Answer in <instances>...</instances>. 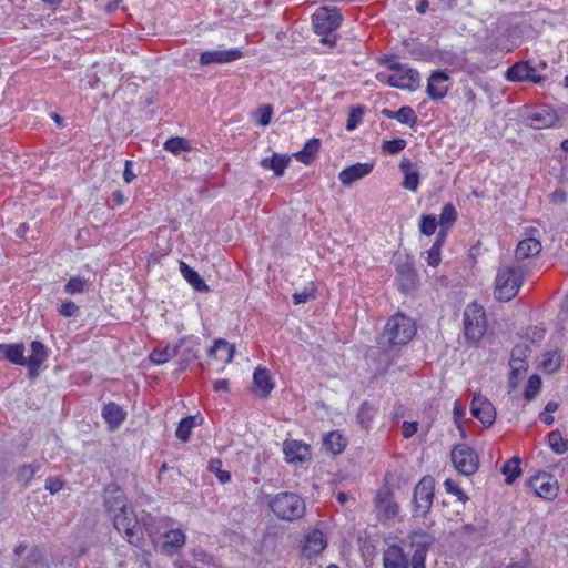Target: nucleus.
Here are the masks:
<instances>
[{
    "instance_id": "nucleus-22",
    "label": "nucleus",
    "mask_w": 568,
    "mask_h": 568,
    "mask_svg": "<svg viewBox=\"0 0 568 568\" xmlns=\"http://www.w3.org/2000/svg\"><path fill=\"white\" fill-rule=\"evenodd\" d=\"M187 342L186 337H183L179 341V343L171 345L166 344L164 346L155 347L150 354V361L155 365H162L169 362L171 358L179 355L180 349Z\"/></svg>"
},
{
    "instance_id": "nucleus-28",
    "label": "nucleus",
    "mask_w": 568,
    "mask_h": 568,
    "mask_svg": "<svg viewBox=\"0 0 568 568\" xmlns=\"http://www.w3.org/2000/svg\"><path fill=\"white\" fill-rule=\"evenodd\" d=\"M47 357L48 354L44 345L39 341H33L31 343V355L26 358V366L28 367L30 374L37 373Z\"/></svg>"
},
{
    "instance_id": "nucleus-7",
    "label": "nucleus",
    "mask_w": 568,
    "mask_h": 568,
    "mask_svg": "<svg viewBox=\"0 0 568 568\" xmlns=\"http://www.w3.org/2000/svg\"><path fill=\"white\" fill-rule=\"evenodd\" d=\"M416 334V325L414 321L402 314L397 313L392 316L384 329V335L390 345L402 346L407 344Z\"/></svg>"
},
{
    "instance_id": "nucleus-18",
    "label": "nucleus",
    "mask_w": 568,
    "mask_h": 568,
    "mask_svg": "<svg viewBox=\"0 0 568 568\" xmlns=\"http://www.w3.org/2000/svg\"><path fill=\"white\" fill-rule=\"evenodd\" d=\"M242 55V51L236 48L229 50H210L201 53L199 62L201 65H210L214 63L224 64L236 61L241 59Z\"/></svg>"
},
{
    "instance_id": "nucleus-17",
    "label": "nucleus",
    "mask_w": 568,
    "mask_h": 568,
    "mask_svg": "<svg viewBox=\"0 0 568 568\" xmlns=\"http://www.w3.org/2000/svg\"><path fill=\"white\" fill-rule=\"evenodd\" d=\"M285 460L290 464L306 462L311 458V447L297 439H286L283 443Z\"/></svg>"
},
{
    "instance_id": "nucleus-34",
    "label": "nucleus",
    "mask_w": 568,
    "mask_h": 568,
    "mask_svg": "<svg viewBox=\"0 0 568 568\" xmlns=\"http://www.w3.org/2000/svg\"><path fill=\"white\" fill-rule=\"evenodd\" d=\"M446 241V231L439 230L434 244L426 253V262L429 266L436 267L442 261V248Z\"/></svg>"
},
{
    "instance_id": "nucleus-63",
    "label": "nucleus",
    "mask_w": 568,
    "mask_h": 568,
    "mask_svg": "<svg viewBox=\"0 0 568 568\" xmlns=\"http://www.w3.org/2000/svg\"><path fill=\"white\" fill-rule=\"evenodd\" d=\"M111 199H112V202L118 205V206H121L124 204L125 202V196L123 195V193L121 191H114L112 192L111 194Z\"/></svg>"
},
{
    "instance_id": "nucleus-37",
    "label": "nucleus",
    "mask_w": 568,
    "mask_h": 568,
    "mask_svg": "<svg viewBox=\"0 0 568 568\" xmlns=\"http://www.w3.org/2000/svg\"><path fill=\"white\" fill-rule=\"evenodd\" d=\"M323 445L327 452L338 455L345 449L346 440L341 433L333 430L324 436Z\"/></svg>"
},
{
    "instance_id": "nucleus-20",
    "label": "nucleus",
    "mask_w": 568,
    "mask_h": 568,
    "mask_svg": "<svg viewBox=\"0 0 568 568\" xmlns=\"http://www.w3.org/2000/svg\"><path fill=\"white\" fill-rule=\"evenodd\" d=\"M326 546L327 539L324 532L320 529H314L305 536L304 544L302 546V554L303 556L311 558L320 555Z\"/></svg>"
},
{
    "instance_id": "nucleus-56",
    "label": "nucleus",
    "mask_w": 568,
    "mask_h": 568,
    "mask_svg": "<svg viewBox=\"0 0 568 568\" xmlns=\"http://www.w3.org/2000/svg\"><path fill=\"white\" fill-rule=\"evenodd\" d=\"M531 120L535 121L536 128L550 126L554 123V118L550 114L544 116L541 112H535Z\"/></svg>"
},
{
    "instance_id": "nucleus-43",
    "label": "nucleus",
    "mask_w": 568,
    "mask_h": 568,
    "mask_svg": "<svg viewBox=\"0 0 568 568\" xmlns=\"http://www.w3.org/2000/svg\"><path fill=\"white\" fill-rule=\"evenodd\" d=\"M548 442L550 448L556 454H564L568 450V439L564 438L557 430H554L549 434Z\"/></svg>"
},
{
    "instance_id": "nucleus-29",
    "label": "nucleus",
    "mask_w": 568,
    "mask_h": 568,
    "mask_svg": "<svg viewBox=\"0 0 568 568\" xmlns=\"http://www.w3.org/2000/svg\"><path fill=\"white\" fill-rule=\"evenodd\" d=\"M398 281L402 291L409 292L417 285V274L408 262L397 266Z\"/></svg>"
},
{
    "instance_id": "nucleus-1",
    "label": "nucleus",
    "mask_w": 568,
    "mask_h": 568,
    "mask_svg": "<svg viewBox=\"0 0 568 568\" xmlns=\"http://www.w3.org/2000/svg\"><path fill=\"white\" fill-rule=\"evenodd\" d=\"M103 499L105 510L118 532L130 544L138 545L142 539V530L124 491L116 485H109Z\"/></svg>"
},
{
    "instance_id": "nucleus-64",
    "label": "nucleus",
    "mask_w": 568,
    "mask_h": 568,
    "mask_svg": "<svg viewBox=\"0 0 568 568\" xmlns=\"http://www.w3.org/2000/svg\"><path fill=\"white\" fill-rule=\"evenodd\" d=\"M539 420L541 423H544L545 425L547 426H551L555 422V418L552 416V414H549V413H546V412H541L539 414Z\"/></svg>"
},
{
    "instance_id": "nucleus-27",
    "label": "nucleus",
    "mask_w": 568,
    "mask_h": 568,
    "mask_svg": "<svg viewBox=\"0 0 568 568\" xmlns=\"http://www.w3.org/2000/svg\"><path fill=\"white\" fill-rule=\"evenodd\" d=\"M407 539L415 554H428V550L434 541V538L422 529L409 532Z\"/></svg>"
},
{
    "instance_id": "nucleus-61",
    "label": "nucleus",
    "mask_w": 568,
    "mask_h": 568,
    "mask_svg": "<svg viewBox=\"0 0 568 568\" xmlns=\"http://www.w3.org/2000/svg\"><path fill=\"white\" fill-rule=\"evenodd\" d=\"M132 166H133L132 161L126 160L125 165H124V171H123V180L126 183H131L135 179V174L132 170Z\"/></svg>"
},
{
    "instance_id": "nucleus-58",
    "label": "nucleus",
    "mask_w": 568,
    "mask_h": 568,
    "mask_svg": "<svg viewBox=\"0 0 568 568\" xmlns=\"http://www.w3.org/2000/svg\"><path fill=\"white\" fill-rule=\"evenodd\" d=\"M453 414H454V422H455L456 426L459 429H462V419L464 417V407L459 400L454 402Z\"/></svg>"
},
{
    "instance_id": "nucleus-53",
    "label": "nucleus",
    "mask_w": 568,
    "mask_h": 568,
    "mask_svg": "<svg viewBox=\"0 0 568 568\" xmlns=\"http://www.w3.org/2000/svg\"><path fill=\"white\" fill-rule=\"evenodd\" d=\"M363 110L361 108L353 109L348 115L346 129L353 131L356 129L358 123L362 121Z\"/></svg>"
},
{
    "instance_id": "nucleus-25",
    "label": "nucleus",
    "mask_w": 568,
    "mask_h": 568,
    "mask_svg": "<svg viewBox=\"0 0 568 568\" xmlns=\"http://www.w3.org/2000/svg\"><path fill=\"white\" fill-rule=\"evenodd\" d=\"M291 163V156L286 154L274 153L270 158H263L260 165L265 170L273 171L275 176H282Z\"/></svg>"
},
{
    "instance_id": "nucleus-54",
    "label": "nucleus",
    "mask_w": 568,
    "mask_h": 568,
    "mask_svg": "<svg viewBox=\"0 0 568 568\" xmlns=\"http://www.w3.org/2000/svg\"><path fill=\"white\" fill-rule=\"evenodd\" d=\"M78 305L72 301H64L59 308V313L64 317L74 316L78 313Z\"/></svg>"
},
{
    "instance_id": "nucleus-31",
    "label": "nucleus",
    "mask_w": 568,
    "mask_h": 568,
    "mask_svg": "<svg viewBox=\"0 0 568 568\" xmlns=\"http://www.w3.org/2000/svg\"><path fill=\"white\" fill-rule=\"evenodd\" d=\"M509 365L511 368L510 381L520 377L527 371L525 347L517 345L513 348Z\"/></svg>"
},
{
    "instance_id": "nucleus-23",
    "label": "nucleus",
    "mask_w": 568,
    "mask_h": 568,
    "mask_svg": "<svg viewBox=\"0 0 568 568\" xmlns=\"http://www.w3.org/2000/svg\"><path fill=\"white\" fill-rule=\"evenodd\" d=\"M274 388L270 372L264 367H256L253 374V392L258 397H267Z\"/></svg>"
},
{
    "instance_id": "nucleus-26",
    "label": "nucleus",
    "mask_w": 568,
    "mask_h": 568,
    "mask_svg": "<svg viewBox=\"0 0 568 568\" xmlns=\"http://www.w3.org/2000/svg\"><path fill=\"white\" fill-rule=\"evenodd\" d=\"M126 413L123 408L111 402L104 405L102 409V417L106 422L110 429L114 430L124 422Z\"/></svg>"
},
{
    "instance_id": "nucleus-52",
    "label": "nucleus",
    "mask_w": 568,
    "mask_h": 568,
    "mask_svg": "<svg viewBox=\"0 0 568 568\" xmlns=\"http://www.w3.org/2000/svg\"><path fill=\"white\" fill-rule=\"evenodd\" d=\"M272 114V108L270 105H263L256 111L257 123L262 126H266L271 122Z\"/></svg>"
},
{
    "instance_id": "nucleus-44",
    "label": "nucleus",
    "mask_w": 568,
    "mask_h": 568,
    "mask_svg": "<svg viewBox=\"0 0 568 568\" xmlns=\"http://www.w3.org/2000/svg\"><path fill=\"white\" fill-rule=\"evenodd\" d=\"M39 467L34 464H23L19 466L16 470V479L19 483L28 484L36 473L38 471Z\"/></svg>"
},
{
    "instance_id": "nucleus-39",
    "label": "nucleus",
    "mask_w": 568,
    "mask_h": 568,
    "mask_svg": "<svg viewBox=\"0 0 568 568\" xmlns=\"http://www.w3.org/2000/svg\"><path fill=\"white\" fill-rule=\"evenodd\" d=\"M520 464V458L514 456L501 467V473L506 476L507 484H513L521 475Z\"/></svg>"
},
{
    "instance_id": "nucleus-40",
    "label": "nucleus",
    "mask_w": 568,
    "mask_h": 568,
    "mask_svg": "<svg viewBox=\"0 0 568 568\" xmlns=\"http://www.w3.org/2000/svg\"><path fill=\"white\" fill-rule=\"evenodd\" d=\"M457 220V211L455 206L450 203H447L443 206L442 212L439 214V230H445L446 235L448 234V230L453 226V224Z\"/></svg>"
},
{
    "instance_id": "nucleus-3",
    "label": "nucleus",
    "mask_w": 568,
    "mask_h": 568,
    "mask_svg": "<svg viewBox=\"0 0 568 568\" xmlns=\"http://www.w3.org/2000/svg\"><path fill=\"white\" fill-rule=\"evenodd\" d=\"M523 280L524 272L519 266H501L495 280V297L501 302H509L517 295Z\"/></svg>"
},
{
    "instance_id": "nucleus-42",
    "label": "nucleus",
    "mask_w": 568,
    "mask_h": 568,
    "mask_svg": "<svg viewBox=\"0 0 568 568\" xmlns=\"http://www.w3.org/2000/svg\"><path fill=\"white\" fill-rule=\"evenodd\" d=\"M164 149L173 154L182 151H190L191 146L186 139L181 136L170 138L164 142Z\"/></svg>"
},
{
    "instance_id": "nucleus-47",
    "label": "nucleus",
    "mask_w": 568,
    "mask_h": 568,
    "mask_svg": "<svg viewBox=\"0 0 568 568\" xmlns=\"http://www.w3.org/2000/svg\"><path fill=\"white\" fill-rule=\"evenodd\" d=\"M407 145L406 140L402 138H396L393 140L384 141L382 144V151L387 154H397L402 150H404Z\"/></svg>"
},
{
    "instance_id": "nucleus-24",
    "label": "nucleus",
    "mask_w": 568,
    "mask_h": 568,
    "mask_svg": "<svg viewBox=\"0 0 568 568\" xmlns=\"http://www.w3.org/2000/svg\"><path fill=\"white\" fill-rule=\"evenodd\" d=\"M186 542V536L182 529H170L163 535L161 546L162 552L165 555L176 554Z\"/></svg>"
},
{
    "instance_id": "nucleus-38",
    "label": "nucleus",
    "mask_w": 568,
    "mask_h": 568,
    "mask_svg": "<svg viewBox=\"0 0 568 568\" xmlns=\"http://www.w3.org/2000/svg\"><path fill=\"white\" fill-rule=\"evenodd\" d=\"M562 364L561 353L558 351H547L541 354L540 366L541 368L551 374L559 369Z\"/></svg>"
},
{
    "instance_id": "nucleus-12",
    "label": "nucleus",
    "mask_w": 568,
    "mask_h": 568,
    "mask_svg": "<svg viewBox=\"0 0 568 568\" xmlns=\"http://www.w3.org/2000/svg\"><path fill=\"white\" fill-rule=\"evenodd\" d=\"M541 248L539 230L535 227L526 229L524 237L516 246L515 258L517 262L531 260L540 254Z\"/></svg>"
},
{
    "instance_id": "nucleus-48",
    "label": "nucleus",
    "mask_w": 568,
    "mask_h": 568,
    "mask_svg": "<svg viewBox=\"0 0 568 568\" xmlns=\"http://www.w3.org/2000/svg\"><path fill=\"white\" fill-rule=\"evenodd\" d=\"M222 462L217 458L211 459L209 470L214 473L220 483L226 484L231 479V474L227 470H222Z\"/></svg>"
},
{
    "instance_id": "nucleus-30",
    "label": "nucleus",
    "mask_w": 568,
    "mask_h": 568,
    "mask_svg": "<svg viewBox=\"0 0 568 568\" xmlns=\"http://www.w3.org/2000/svg\"><path fill=\"white\" fill-rule=\"evenodd\" d=\"M0 354L11 364L26 366L24 345L0 344Z\"/></svg>"
},
{
    "instance_id": "nucleus-19",
    "label": "nucleus",
    "mask_w": 568,
    "mask_h": 568,
    "mask_svg": "<svg viewBox=\"0 0 568 568\" xmlns=\"http://www.w3.org/2000/svg\"><path fill=\"white\" fill-rule=\"evenodd\" d=\"M449 90V75L444 71H435L427 81L426 92L433 101L442 100Z\"/></svg>"
},
{
    "instance_id": "nucleus-51",
    "label": "nucleus",
    "mask_w": 568,
    "mask_h": 568,
    "mask_svg": "<svg viewBox=\"0 0 568 568\" xmlns=\"http://www.w3.org/2000/svg\"><path fill=\"white\" fill-rule=\"evenodd\" d=\"M444 487L448 494L456 496L458 500L465 503L468 499L466 494L459 487L458 483H456L455 480L447 478L444 481Z\"/></svg>"
},
{
    "instance_id": "nucleus-10",
    "label": "nucleus",
    "mask_w": 568,
    "mask_h": 568,
    "mask_svg": "<svg viewBox=\"0 0 568 568\" xmlns=\"http://www.w3.org/2000/svg\"><path fill=\"white\" fill-rule=\"evenodd\" d=\"M450 456L454 467L462 475L470 476L477 471L479 465L478 456L469 446L465 444L456 445Z\"/></svg>"
},
{
    "instance_id": "nucleus-57",
    "label": "nucleus",
    "mask_w": 568,
    "mask_h": 568,
    "mask_svg": "<svg viewBox=\"0 0 568 568\" xmlns=\"http://www.w3.org/2000/svg\"><path fill=\"white\" fill-rule=\"evenodd\" d=\"M45 489L49 490L50 494L54 495L59 493L63 487V480L54 477V478H48L45 480L44 485Z\"/></svg>"
},
{
    "instance_id": "nucleus-50",
    "label": "nucleus",
    "mask_w": 568,
    "mask_h": 568,
    "mask_svg": "<svg viewBox=\"0 0 568 568\" xmlns=\"http://www.w3.org/2000/svg\"><path fill=\"white\" fill-rule=\"evenodd\" d=\"M87 285V280L84 277H81V276H73L71 277L68 283L65 284L64 286V291L68 293V294H77V293H81L84 291V287Z\"/></svg>"
},
{
    "instance_id": "nucleus-4",
    "label": "nucleus",
    "mask_w": 568,
    "mask_h": 568,
    "mask_svg": "<svg viewBox=\"0 0 568 568\" xmlns=\"http://www.w3.org/2000/svg\"><path fill=\"white\" fill-rule=\"evenodd\" d=\"M463 328L466 342L477 344L486 334L487 317L484 307L476 303H469L463 314Z\"/></svg>"
},
{
    "instance_id": "nucleus-15",
    "label": "nucleus",
    "mask_w": 568,
    "mask_h": 568,
    "mask_svg": "<svg viewBox=\"0 0 568 568\" xmlns=\"http://www.w3.org/2000/svg\"><path fill=\"white\" fill-rule=\"evenodd\" d=\"M470 413L486 427L491 426L496 419L495 407L485 396L480 394L474 395L470 404Z\"/></svg>"
},
{
    "instance_id": "nucleus-36",
    "label": "nucleus",
    "mask_w": 568,
    "mask_h": 568,
    "mask_svg": "<svg viewBox=\"0 0 568 568\" xmlns=\"http://www.w3.org/2000/svg\"><path fill=\"white\" fill-rule=\"evenodd\" d=\"M321 141L316 138L308 140L302 150L292 154L294 159L303 164H311L315 154L318 152Z\"/></svg>"
},
{
    "instance_id": "nucleus-33",
    "label": "nucleus",
    "mask_w": 568,
    "mask_h": 568,
    "mask_svg": "<svg viewBox=\"0 0 568 568\" xmlns=\"http://www.w3.org/2000/svg\"><path fill=\"white\" fill-rule=\"evenodd\" d=\"M180 272L185 281L197 292H207L209 286L200 274L185 262H180Z\"/></svg>"
},
{
    "instance_id": "nucleus-55",
    "label": "nucleus",
    "mask_w": 568,
    "mask_h": 568,
    "mask_svg": "<svg viewBox=\"0 0 568 568\" xmlns=\"http://www.w3.org/2000/svg\"><path fill=\"white\" fill-rule=\"evenodd\" d=\"M314 298L313 288H305L293 294L294 304H304Z\"/></svg>"
},
{
    "instance_id": "nucleus-2",
    "label": "nucleus",
    "mask_w": 568,
    "mask_h": 568,
    "mask_svg": "<svg viewBox=\"0 0 568 568\" xmlns=\"http://www.w3.org/2000/svg\"><path fill=\"white\" fill-rule=\"evenodd\" d=\"M270 509L281 520L296 521L306 513L305 500L297 494L282 491L271 497Z\"/></svg>"
},
{
    "instance_id": "nucleus-35",
    "label": "nucleus",
    "mask_w": 568,
    "mask_h": 568,
    "mask_svg": "<svg viewBox=\"0 0 568 568\" xmlns=\"http://www.w3.org/2000/svg\"><path fill=\"white\" fill-rule=\"evenodd\" d=\"M202 423H203V417L200 414L194 415V416H187V417L183 418L179 423L178 428L175 430L176 437L181 442L186 443L191 437L192 429L195 426L201 425Z\"/></svg>"
},
{
    "instance_id": "nucleus-8",
    "label": "nucleus",
    "mask_w": 568,
    "mask_h": 568,
    "mask_svg": "<svg viewBox=\"0 0 568 568\" xmlns=\"http://www.w3.org/2000/svg\"><path fill=\"white\" fill-rule=\"evenodd\" d=\"M547 63L541 61L538 67H532L528 61H519L507 69L505 78L510 82L542 83L546 78L538 71L546 69Z\"/></svg>"
},
{
    "instance_id": "nucleus-60",
    "label": "nucleus",
    "mask_w": 568,
    "mask_h": 568,
    "mask_svg": "<svg viewBox=\"0 0 568 568\" xmlns=\"http://www.w3.org/2000/svg\"><path fill=\"white\" fill-rule=\"evenodd\" d=\"M402 429H403V436L405 438H410L417 432V423L416 422H404Z\"/></svg>"
},
{
    "instance_id": "nucleus-21",
    "label": "nucleus",
    "mask_w": 568,
    "mask_h": 568,
    "mask_svg": "<svg viewBox=\"0 0 568 568\" xmlns=\"http://www.w3.org/2000/svg\"><path fill=\"white\" fill-rule=\"evenodd\" d=\"M399 170L404 175L402 186L410 192H417L420 182L417 165L409 159L403 158L399 163Z\"/></svg>"
},
{
    "instance_id": "nucleus-45",
    "label": "nucleus",
    "mask_w": 568,
    "mask_h": 568,
    "mask_svg": "<svg viewBox=\"0 0 568 568\" xmlns=\"http://www.w3.org/2000/svg\"><path fill=\"white\" fill-rule=\"evenodd\" d=\"M395 120L413 128L417 123V116L410 106H402L396 111Z\"/></svg>"
},
{
    "instance_id": "nucleus-5",
    "label": "nucleus",
    "mask_w": 568,
    "mask_h": 568,
    "mask_svg": "<svg viewBox=\"0 0 568 568\" xmlns=\"http://www.w3.org/2000/svg\"><path fill=\"white\" fill-rule=\"evenodd\" d=\"M390 72H378L376 78L379 82L390 87L415 91L419 84V73L407 65L398 62L389 63Z\"/></svg>"
},
{
    "instance_id": "nucleus-59",
    "label": "nucleus",
    "mask_w": 568,
    "mask_h": 568,
    "mask_svg": "<svg viewBox=\"0 0 568 568\" xmlns=\"http://www.w3.org/2000/svg\"><path fill=\"white\" fill-rule=\"evenodd\" d=\"M426 557L427 554L413 552L412 560L409 561V567L412 568H426Z\"/></svg>"
},
{
    "instance_id": "nucleus-49",
    "label": "nucleus",
    "mask_w": 568,
    "mask_h": 568,
    "mask_svg": "<svg viewBox=\"0 0 568 568\" xmlns=\"http://www.w3.org/2000/svg\"><path fill=\"white\" fill-rule=\"evenodd\" d=\"M541 387V379L538 375H531L525 389V398L531 400L536 397Z\"/></svg>"
},
{
    "instance_id": "nucleus-9",
    "label": "nucleus",
    "mask_w": 568,
    "mask_h": 568,
    "mask_svg": "<svg viewBox=\"0 0 568 568\" xmlns=\"http://www.w3.org/2000/svg\"><path fill=\"white\" fill-rule=\"evenodd\" d=\"M435 481L430 476L423 477L414 489V515L425 517L434 501Z\"/></svg>"
},
{
    "instance_id": "nucleus-62",
    "label": "nucleus",
    "mask_w": 568,
    "mask_h": 568,
    "mask_svg": "<svg viewBox=\"0 0 568 568\" xmlns=\"http://www.w3.org/2000/svg\"><path fill=\"white\" fill-rule=\"evenodd\" d=\"M213 388L215 392H227L229 390V381L227 379H217L213 383Z\"/></svg>"
},
{
    "instance_id": "nucleus-16",
    "label": "nucleus",
    "mask_w": 568,
    "mask_h": 568,
    "mask_svg": "<svg viewBox=\"0 0 568 568\" xmlns=\"http://www.w3.org/2000/svg\"><path fill=\"white\" fill-rule=\"evenodd\" d=\"M382 564L383 568H409V557L400 545L386 541Z\"/></svg>"
},
{
    "instance_id": "nucleus-13",
    "label": "nucleus",
    "mask_w": 568,
    "mask_h": 568,
    "mask_svg": "<svg viewBox=\"0 0 568 568\" xmlns=\"http://www.w3.org/2000/svg\"><path fill=\"white\" fill-rule=\"evenodd\" d=\"M528 486L537 496L548 500L556 498L559 490L556 477L546 471L534 475L528 480Z\"/></svg>"
},
{
    "instance_id": "nucleus-6",
    "label": "nucleus",
    "mask_w": 568,
    "mask_h": 568,
    "mask_svg": "<svg viewBox=\"0 0 568 568\" xmlns=\"http://www.w3.org/2000/svg\"><path fill=\"white\" fill-rule=\"evenodd\" d=\"M342 16L336 8L321 7L312 16L314 31L317 34L324 36L321 42L333 48L336 43L335 36H328L341 24Z\"/></svg>"
},
{
    "instance_id": "nucleus-41",
    "label": "nucleus",
    "mask_w": 568,
    "mask_h": 568,
    "mask_svg": "<svg viewBox=\"0 0 568 568\" xmlns=\"http://www.w3.org/2000/svg\"><path fill=\"white\" fill-rule=\"evenodd\" d=\"M376 407L369 402H364L357 413V420L365 429L371 427L372 420L375 416Z\"/></svg>"
},
{
    "instance_id": "nucleus-14",
    "label": "nucleus",
    "mask_w": 568,
    "mask_h": 568,
    "mask_svg": "<svg viewBox=\"0 0 568 568\" xmlns=\"http://www.w3.org/2000/svg\"><path fill=\"white\" fill-rule=\"evenodd\" d=\"M374 168V162H358L348 165L338 173V180L343 186L349 187L357 181L368 176L373 172Z\"/></svg>"
},
{
    "instance_id": "nucleus-32",
    "label": "nucleus",
    "mask_w": 568,
    "mask_h": 568,
    "mask_svg": "<svg viewBox=\"0 0 568 568\" xmlns=\"http://www.w3.org/2000/svg\"><path fill=\"white\" fill-rule=\"evenodd\" d=\"M209 355L223 364H229L233 361L234 346L224 339H217L211 347Z\"/></svg>"
},
{
    "instance_id": "nucleus-11",
    "label": "nucleus",
    "mask_w": 568,
    "mask_h": 568,
    "mask_svg": "<svg viewBox=\"0 0 568 568\" xmlns=\"http://www.w3.org/2000/svg\"><path fill=\"white\" fill-rule=\"evenodd\" d=\"M374 507L377 518L382 523L389 521L397 516L399 507L394 500L392 489L387 485L377 490L374 498Z\"/></svg>"
},
{
    "instance_id": "nucleus-46",
    "label": "nucleus",
    "mask_w": 568,
    "mask_h": 568,
    "mask_svg": "<svg viewBox=\"0 0 568 568\" xmlns=\"http://www.w3.org/2000/svg\"><path fill=\"white\" fill-rule=\"evenodd\" d=\"M419 232L423 235L430 236L436 232L437 220L434 215L423 214L419 219Z\"/></svg>"
}]
</instances>
